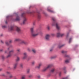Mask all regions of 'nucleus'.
<instances>
[{"label": "nucleus", "mask_w": 79, "mask_h": 79, "mask_svg": "<svg viewBox=\"0 0 79 79\" xmlns=\"http://www.w3.org/2000/svg\"><path fill=\"white\" fill-rule=\"evenodd\" d=\"M31 36L32 37H36L39 34V32L37 31H34V27H32L31 28Z\"/></svg>", "instance_id": "obj_1"}, {"label": "nucleus", "mask_w": 79, "mask_h": 79, "mask_svg": "<svg viewBox=\"0 0 79 79\" xmlns=\"http://www.w3.org/2000/svg\"><path fill=\"white\" fill-rule=\"evenodd\" d=\"M52 20L53 21V22L52 25V26H56V28L58 30H59L60 29V27H59V24L58 23H57L56 22V19H55V18H52Z\"/></svg>", "instance_id": "obj_2"}, {"label": "nucleus", "mask_w": 79, "mask_h": 79, "mask_svg": "<svg viewBox=\"0 0 79 79\" xmlns=\"http://www.w3.org/2000/svg\"><path fill=\"white\" fill-rule=\"evenodd\" d=\"M52 66V65L51 64L48 65L46 67L44 68L42 70V72H43V73L46 72V71H47L48 69L50 68Z\"/></svg>", "instance_id": "obj_3"}, {"label": "nucleus", "mask_w": 79, "mask_h": 79, "mask_svg": "<svg viewBox=\"0 0 79 79\" xmlns=\"http://www.w3.org/2000/svg\"><path fill=\"white\" fill-rule=\"evenodd\" d=\"M14 52H15V50L14 49H13L9 51L8 55L6 56L7 58H8L11 57L12 55V53H13Z\"/></svg>", "instance_id": "obj_4"}, {"label": "nucleus", "mask_w": 79, "mask_h": 79, "mask_svg": "<svg viewBox=\"0 0 79 79\" xmlns=\"http://www.w3.org/2000/svg\"><path fill=\"white\" fill-rule=\"evenodd\" d=\"M25 13H23L22 14V17H23V24H25L26 22V21H27V19H26V17H25L24 16H25Z\"/></svg>", "instance_id": "obj_5"}, {"label": "nucleus", "mask_w": 79, "mask_h": 79, "mask_svg": "<svg viewBox=\"0 0 79 79\" xmlns=\"http://www.w3.org/2000/svg\"><path fill=\"white\" fill-rule=\"evenodd\" d=\"M42 65V63H40L38 65H37L35 66V68L36 69H40V67H41V66Z\"/></svg>", "instance_id": "obj_6"}, {"label": "nucleus", "mask_w": 79, "mask_h": 79, "mask_svg": "<svg viewBox=\"0 0 79 79\" xmlns=\"http://www.w3.org/2000/svg\"><path fill=\"white\" fill-rule=\"evenodd\" d=\"M64 35V34H60V33H57V37H63Z\"/></svg>", "instance_id": "obj_7"}, {"label": "nucleus", "mask_w": 79, "mask_h": 79, "mask_svg": "<svg viewBox=\"0 0 79 79\" xmlns=\"http://www.w3.org/2000/svg\"><path fill=\"white\" fill-rule=\"evenodd\" d=\"M50 35L47 34L45 36V39L46 40H49L50 39Z\"/></svg>", "instance_id": "obj_8"}, {"label": "nucleus", "mask_w": 79, "mask_h": 79, "mask_svg": "<svg viewBox=\"0 0 79 79\" xmlns=\"http://www.w3.org/2000/svg\"><path fill=\"white\" fill-rule=\"evenodd\" d=\"M17 65H18V63H16L14 64L13 66V69L15 70L16 69Z\"/></svg>", "instance_id": "obj_9"}, {"label": "nucleus", "mask_w": 79, "mask_h": 79, "mask_svg": "<svg viewBox=\"0 0 79 79\" xmlns=\"http://www.w3.org/2000/svg\"><path fill=\"white\" fill-rule=\"evenodd\" d=\"M27 54L26 52H25L23 53L24 56L23 57V60L26 59V58H27Z\"/></svg>", "instance_id": "obj_10"}, {"label": "nucleus", "mask_w": 79, "mask_h": 79, "mask_svg": "<svg viewBox=\"0 0 79 79\" xmlns=\"http://www.w3.org/2000/svg\"><path fill=\"white\" fill-rule=\"evenodd\" d=\"M16 31L18 32H21V29H20V28L16 27Z\"/></svg>", "instance_id": "obj_11"}, {"label": "nucleus", "mask_w": 79, "mask_h": 79, "mask_svg": "<svg viewBox=\"0 0 79 79\" xmlns=\"http://www.w3.org/2000/svg\"><path fill=\"white\" fill-rule=\"evenodd\" d=\"M9 31H13V26H11L10 28H9Z\"/></svg>", "instance_id": "obj_12"}, {"label": "nucleus", "mask_w": 79, "mask_h": 79, "mask_svg": "<svg viewBox=\"0 0 79 79\" xmlns=\"http://www.w3.org/2000/svg\"><path fill=\"white\" fill-rule=\"evenodd\" d=\"M18 55L20 54V53H21V49H18L16 50Z\"/></svg>", "instance_id": "obj_13"}, {"label": "nucleus", "mask_w": 79, "mask_h": 79, "mask_svg": "<svg viewBox=\"0 0 79 79\" xmlns=\"http://www.w3.org/2000/svg\"><path fill=\"white\" fill-rule=\"evenodd\" d=\"M37 18L38 19H40L41 18V16H40V14H38L37 15Z\"/></svg>", "instance_id": "obj_14"}, {"label": "nucleus", "mask_w": 79, "mask_h": 79, "mask_svg": "<svg viewBox=\"0 0 79 79\" xmlns=\"http://www.w3.org/2000/svg\"><path fill=\"white\" fill-rule=\"evenodd\" d=\"M21 40V39L19 38L16 39L15 40V42H18V41H20Z\"/></svg>", "instance_id": "obj_15"}, {"label": "nucleus", "mask_w": 79, "mask_h": 79, "mask_svg": "<svg viewBox=\"0 0 79 79\" xmlns=\"http://www.w3.org/2000/svg\"><path fill=\"white\" fill-rule=\"evenodd\" d=\"M48 11L50 12L51 13H54V11L52 10H50V9H48Z\"/></svg>", "instance_id": "obj_16"}, {"label": "nucleus", "mask_w": 79, "mask_h": 79, "mask_svg": "<svg viewBox=\"0 0 79 79\" xmlns=\"http://www.w3.org/2000/svg\"><path fill=\"white\" fill-rule=\"evenodd\" d=\"M20 58L19 57H17V59L16 60V62H18V61H19Z\"/></svg>", "instance_id": "obj_17"}, {"label": "nucleus", "mask_w": 79, "mask_h": 79, "mask_svg": "<svg viewBox=\"0 0 79 79\" xmlns=\"http://www.w3.org/2000/svg\"><path fill=\"white\" fill-rule=\"evenodd\" d=\"M16 21H19V20H20V19H19V16H18L16 19Z\"/></svg>", "instance_id": "obj_18"}, {"label": "nucleus", "mask_w": 79, "mask_h": 79, "mask_svg": "<svg viewBox=\"0 0 79 79\" xmlns=\"http://www.w3.org/2000/svg\"><path fill=\"white\" fill-rule=\"evenodd\" d=\"M56 57H57V56H54L51 57V59H54L55 58H56Z\"/></svg>", "instance_id": "obj_19"}, {"label": "nucleus", "mask_w": 79, "mask_h": 79, "mask_svg": "<svg viewBox=\"0 0 79 79\" xmlns=\"http://www.w3.org/2000/svg\"><path fill=\"white\" fill-rule=\"evenodd\" d=\"M65 62L66 63H69V60H65Z\"/></svg>", "instance_id": "obj_20"}, {"label": "nucleus", "mask_w": 79, "mask_h": 79, "mask_svg": "<svg viewBox=\"0 0 79 79\" xmlns=\"http://www.w3.org/2000/svg\"><path fill=\"white\" fill-rule=\"evenodd\" d=\"M12 47H13V46H12L11 45H10L9 47L7 49L8 50H10V48H12Z\"/></svg>", "instance_id": "obj_21"}, {"label": "nucleus", "mask_w": 79, "mask_h": 79, "mask_svg": "<svg viewBox=\"0 0 79 79\" xmlns=\"http://www.w3.org/2000/svg\"><path fill=\"white\" fill-rule=\"evenodd\" d=\"M35 63V61H33L31 62L32 65H34Z\"/></svg>", "instance_id": "obj_22"}, {"label": "nucleus", "mask_w": 79, "mask_h": 79, "mask_svg": "<svg viewBox=\"0 0 79 79\" xmlns=\"http://www.w3.org/2000/svg\"><path fill=\"white\" fill-rule=\"evenodd\" d=\"M63 46H64V45H59L58 46V47L59 48H61V47H63Z\"/></svg>", "instance_id": "obj_23"}, {"label": "nucleus", "mask_w": 79, "mask_h": 79, "mask_svg": "<svg viewBox=\"0 0 79 79\" xmlns=\"http://www.w3.org/2000/svg\"><path fill=\"white\" fill-rule=\"evenodd\" d=\"M67 52L64 51H62V53H67Z\"/></svg>", "instance_id": "obj_24"}, {"label": "nucleus", "mask_w": 79, "mask_h": 79, "mask_svg": "<svg viewBox=\"0 0 79 79\" xmlns=\"http://www.w3.org/2000/svg\"><path fill=\"white\" fill-rule=\"evenodd\" d=\"M5 43H6V45H7V46L9 45V44L8 41H6Z\"/></svg>", "instance_id": "obj_25"}, {"label": "nucleus", "mask_w": 79, "mask_h": 79, "mask_svg": "<svg viewBox=\"0 0 79 79\" xmlns=\"http://www.w3.org/2000/svg\"><path fill=\"white\" fill-rule=\"evenodd\" d=\"M25 77H26V76L25 75H23L22 77V79H25Z\"/></svg>", "instance_id": "obj_26"}, {"label": "nucleus", "mask_w": 79, "mask_h": 79, "mask_svg": "<svg viewBox=\"0 0 79 79\" xmlns=\"http://www.w3.org/2000/svg\"><path fill=\"white\" fill-rule=\"evenodd\" d=\"M72 39H73V38H70L69 39V43H70L71 42V40H72Z\"/></svg>", "instance_id": "obj_27"}, {"label": "nucleus", "mask_w": 79, "mask_h": 79, "mask_svg": "<svg viewBox=\"0 0 79 79\" xmlns=\"http://www.w3.org/2000/svg\"><path fill=\"white\" fill-rule=\"evenodd\" d=\"M21 44H26V42L24 40L21 41Z\"/></svg>", "instance_id": "obj_28"}, {"label": "nucleus", "mask_w": 79, "mask_h": 79, "mask_svg": "<svg viewBox=\"0 0 79 79\" xmlns=\"http://www.w3.org/2000/svg\"><path fill=\"white\" fill-rule=\"evenodd\" d=\"M32 51L33 52V53H35V52H36V51H35V49H32Z\"/></svg>", "instance_id": "obj_29"}, {"label": "nucleus", "mask_w": 79, "mask_h": 79, "mask_svg": "<svg viewBox=\"0 0 79 79\" xmlns=\"http://www.w3.org/2000/svg\"><path fill=\"white\" fill-rule=\"evenodd\" d=\"M30 73V69H28L27 70V73L28 74V73Z\"/></svg>", "instance_id": "obj_30"}, {"label": "nucleus", "mask_w": 79, "mask_h": 79, "mask_svg": "<svg viewBox=\"0 0 79 79\" xmlns=\"http://www.w3.org/2000/svg\"><path fill=\"white\" fill-rule=\"evenodd\" d=\"M13 75H10L9 76V78H13Z\"/></svg>", "instance_id": "obj_31"}, {"label": "nucleus", "mask_w": 79, "mask_h": 79, "mask_svg": "<svg viewBox=\"0 0 79 79\" xmlns=\"http://www.w3.org/2000/svg\"><path fill=\"white\" fill-rule=\"evenodd\" d=\"M20 66L21 68H23V64H21L20 65Z\"/></svg>", "instance_id": "obj_32"}, {"label": "nucleus", "mask_w": 79, "mask_h": 79, "mask_svg": "<svg viewBox=\"0 0 79 79\" xmlns=\"http://www.w3.org/2000/svg\"><path fill=\"white\" fill-rule=\"evenodd\" d=\"M28 77L29 78H31L32 77V75H30L28 76Z\"/></svg>", "instance_id": "obj_33"}, {"label": "nucleus", "mask_w": 79, "mask_h": 79, "mask_svg": "<svg viewBox=\"0 0 79 79\" xmlns=\"http://www.w3.org/2000/svg\"><path fill=\"white\" fill-rule=\"evenodd\" d=\"M1 57L2 60H4V59H5V57H4V56H2Z\"/></svg>", "instance_id": "obj_34"}, {"label": "nucleus", "mask_w": 79, "mask_h": 79, "mask_svg": "<svg viewBox=\"0 0 79 79\" xmlns=\"http://www.w3.org/2000/svg\"><path fill=\"white\" fill-rule=\"evenodd\" d=\"M47 28L48 30H50V27L49 26H48L47 27Z\"/></svg>", "instance_id": "obj_35"}, {"label": "nucleus", "mask_w": 79, "mask_h": 79, "mask_svg": "<svg viewBox=\"0 0 79 79\" xmlns=\"http://www.w3.org/2000/svg\"><path fill=\"white\" fill-rule=\"evenodd\" d=\"M55 71V69H52L51 70V72L52 73H53V72H54Z\"/></svg>", "instance_id": "obj_36"}, {"label": "nucleus", "mask_w": 79, "mask_h": 79, "mask_svg": "<svg viewBox=\"0 0 79 79\" xmlns=\"http://www.w3.org/2000/svg\"><path fill=\"white\" fill-rule=\"evenodd\" d=\"M6 73L7 74H10V72H6Z\"/></svg>", "instance_id": "obj_37"}, {"label": "nucleus", "mask_w": 79, "mask_h": 79, "mask_svg": "<svg viewBox=\"0 0 79 79\" xmlns=\"http://www.w3.org/2000/svg\"><path fill=\"white\" fill-rule=\"evenodd\" d=\"M3 28H6V26H2Z\"/></svg>", "instance_id": "obj_38"}, {"label": "nucleus", "mask_w": 79, "mask_h": 79, "mask_svg": "<svg viewBox=\"0 0 79 79\" xmlns=\"http://www.w3.org/2000/svg\"><path fill=\"white\" fill-rule=\"evenodd\" d=\"M65 57H69V56H68L67 55H65Z\"/></svg>", "instance_id": "obj_39"}, {"label": "nucleus", "mask_w": 79, "mask_h": 79, "mask_svg": "<svg viewBox=\"0 0 79 79\" xmlns=\"http://www.w3.org/2000/svg\"><path fill=\"white\" fill-rule=\"evenodd\" d=\"M12 40H10L9 41V43H12Z\"/></svg>", "instance_id": "obj_40"}, {"label": "nucleus", "mask_w": 79, "mask_h": 79, "mask_svg": "<svg viewBox=\"0 0 79 79\" xmlns=\"http://www.w3.org/2000/svg\"><path fill=\"white\" fill-rule=\"evenodd\" d=\"M61 72H60L59 73V74L60 76H61Z\"/></svg>", "instance_id": "obj_41"}, {"label": "nucleus", "mask_w": 79, "mask_h": 79, "mask_svg": "<svg viewBox=\"0 0 79 79\" xmlns=\"http://www.w3.org/2000/svg\"><path fill=\"white\" fill-rule=\"evenodd\" d=\"M35 22H33V25H34V26L35 25Z\"/></svg>", "instance_id": "obj_42"}, {"label": "nucleus", "mask_w": 79, "mask_h": 79, "mask_svg": "<svg viewBox=\"0 0 79 79\" xmlns=\"http://www.w3.org/2000/svg\"><path fill=\"white\" fill-rule=\"evenodd\" d=\"M1 76H5V75L4 74H2Z\"/></svg>", "instance_id": "obj_43"}, {"label": "nucleus", "mask_w": 79, "mask_h": 79, "mask_svg": "<svg viewBox=\"0 0 79 79\" xmlns=\"http://www.w3.org/2000/svg\"><path fill=\"white\" fill-rule=\"evenodd\" d=\"M37 77L39 78H40V75H39V76H37Z\"/></svg>", "instance_id": "obj_44"}, {"label": "nucleus", "mask_w": 79, "mask_h": 79, "mask_svg": "<svg viewBox=\"0 0 79 79\" xmlns=\"http://www.w3.org/2000/svg\"><path fill=\"white\" fill-rule=\"evenodd\" d=\"M51 35L52 36H54L55 35V34L53 33V34H51Z\"/></svg>", "instance_id": "obj_45"}, {"label": "nucleus", "mask_w": 79, "mask_h": 79, "mask_svg": "<svg viewBox=\"0 0 79 79\" xmlns=\"http://www.w3.org/2000/svg\"><path fill=\"white\" fill-rule=\"evenodd\" d=\"M3 49H0V52H2L3 51Z\"/></svg>", "instance_id": "obj_46"}, {"label": "nucleus", "mask_w": 79, "mask_h": 79, "mask_svg": "<svg viewBox=\"0 0 79 79\" xmlns=\"http://www.w3.org/2000/svg\"><path fill=\"white\" fill-rule=\"evenodd\" d=\"M1 42L2 44L3 43V41H2V40H1Z\"/></svg>", "instance_id": "obj_47"}, {"label": "nucleus", "mask_w": 79, "mask_h": 79, "mask_svg": "<svg viewBox=\"0 0 79 79\" xmlns=\"http://www.w3.org/2000/svg\"><path fill=\"white\" fill-rule=\"evenodd\" d=\"M52 50H53V49H50V52H52Z\"/></svg>", "instance_id": "obj_48"}, {"label": "nucleus", "mask_w": 79, "mask_h": 79, "mask_svg": "<svg viewBox=\"0 0 79 79\" xmlns=\"http://www.w3.org/2000/svg\"><path fill=\"white\" fill-rule=\"evenodd\" d=\"M2 71V69H0V71Z\"/></svg>", "instance_id": "obj_49"}, {"label": "nucleus", "mask_w": 79, "mask_h": 79, "mask_svg": "<svg viewBox=\"0 0 79 79\" xmlns=\"http://www.w3.org/2000/svg\"><path fill=\"white\" fill-rule=\"evenodd\" d=\"M50 76H51V75L50 74H49L48 75V77H50Z\"/></svg>", "instance_id": "obj_50"}, {"label": "nucleus", "mask_w": 79, "mask_h": 79, "mask_svg": "<svg viewBox=\"0 0 79 79\" xmlns=\"http://www.w3.org/2000/svg\"><path fill=\"white\" fill-rule=\"evenodd\" d=\"M5 52L6 53H7V51H5Z\"/></svg>", "instance_id": "obj_51"}, {"label": "nucleus", "mask_w": 79, "mask_h": 79, "mask_svg": "<svg viewBox=\"0 0 79 79\" xmlns=\"http://www.w3.org/2000/svg\"><path fill=\"white\" fill-rule=\"evenodd\" d=\"M66 69V67H64V69Z\"/></svg>", "instance_id": "obj_52"}, {"label": "nucleus", "mask_w": 79, "mask_h": 79, "mask_svg": "<svg viewBox=\"0 0 79 79\" xmlns=\"http://www.w3.org/2000/svg\"><path fill=\"white\" fill-rule=\"evenodd\" d=\"M6 24H7V22L6 21Z\"/></svg>", "instance_id": "obj_53"}, {"label": "nucleus", "mask_w": 79, "mask_h": 79, "mask_svg": "<svg viewBox=\"0 0 79 79\" xmlns=\"http://www.w3.org/2000/svg\"><path fill=\"white\" fill-rule=\"evenodd\" d=\"M3 35V34L1 35V36H2Z\"/></svg>", "instance_id": "obj_54"}, {"label": "nucleus", "mask_w": 79, "mask_h": 79, "mask_svg": "<svg viewBox=\"0 0 79 79\" xmlns=\"http://www.w3.org/2000/svg\"><path fill=\"white\" fill-rule=\"evenodd\" d=\"M27 49L28 50H30L29 48H28Z\"/></svg>", "instance_id": "obj_55"}, {"label": "nucleus", "mask_w": 79, "mask_h": 79, "mask_svg": "<svg viewBox=\"0 0 79 79\" xmlns=\"http://www.w3.org/2000/svg\"><path fill=\"white\" fill-rule=\"evenodd\" d=\"M68 34H69V33H67V35H68Z\"/></svg>", "instance_id": "obj_56"}, {"label": "nucleus", "mask_w": 79, "mask_h": 79, "mask_svg": "<svg viewBox=\"0 0 79 79\" xmlns=\"http://www.w3.org/2000/svg\"><path fill=\"white\" fill-rule=\"evenodd\" d=\"M9 68H10V67H9Z\"/></svg>", "instance_id": "obj_57"}]
</instances>
